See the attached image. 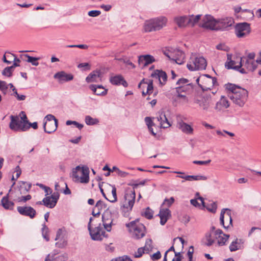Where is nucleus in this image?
<instances>
[{
    "instance_id": "4",
    "label": "nucleus",
    "mask_w": 261,
    "mask_h": 261,
    "mask_svg": "<svg viewBox=\"0 0 261 261\" xmlns=\"http://www.w3.org/2000/svg\"><path fill=\"white\" fill-rule=\"evenodd\" d=\"M89 170L87 167L76 166L72 171V177L75 182L87 184L89 181Z\"/></svg>"
},
{
    "instance_id": "59",
    "label": "nucleus",
    "mask_w": 261,
    "mask_h": 261,
    "mask_svg": "<svg viewBox=\"0 0 261 261\" xmlns=\"http://www.w3.org/2000/svg\"><path fill=\"white\" fill-rule=\"evenodd\" d=\"M216 48L218 50H223L225 51H228L229 48L226 46L225 44H219L216 46Z\"/></svg>"
},
{
    "instance_id": "55",
    "label": "nucleus",
    "mask_w": 261,
    "mask_h": 261,
    "mask_svg": "<svg viewBox=\"0 0 261 261\" xmlns=\"http://www.w3.org/2000/svg\"><path fill=\"white\" fill-rule=\"evenodd\" d=\"M31 196L30 195H28L27 196H21V197H16L15 198H14V201H16L18 202H26L28 200H29L31 199Z\"/></svg>"
},
{
    "instance_id": "53",
    "label": "nucleus",
    "mask_w": 261,
    "mask_h": 261,
    "mask_svg": "<svg viewBox=\"0 0 261 261\" xmlns=\"http://www.w3.org/2000/svg\"><path fill=\"white\" fill-rule=\"evenodd\" d=\"M107 205L106 204L101 200H98L95 206V209H97L98 211L100 212V211L106 208Z\"/></svg>"
},
{
    "instance_id": "30",
    "label": "nucleus",
    "mask_w": 261,
    "mask_h": 261,
    "mask_svg": "<svg viewBox=\"0 0 261 261\" xmlns=\"http://www.w3.org/2000/svg\"><path fill=\"white\" fill-rule=\"evenodd\" d=\"M151 77L158 79L161 84L164 85L167 81V76L165 72L156 70L152 73Z\"/></svg>"
},
{
    "instance_id": "48",
    "label": "nucleus",
    "mask_w": 261,
    "mask_h": 261,
    "mask_svg": "<svg viewBox=\"0 0 261 261\" xmlns=\"http://www.w3.org/2000/svg\"><path fill=\"white\" fill-rule=\"evenodd\" d=\"M180 105H187L190 99V96L180 93Z\"/></svg>"
},
{
    "instance_id": "44",
    "label": "nucleus",
    "mask_w": 261,
    "mask_h": 261,
    "mask_svg": "<svg viewBox=\"0 0 261 261\" xmlns=\"http://www.w3.org/2000/svg\"><path fill=\"white\" fill-rule=\"evenodd\" d=\"M25 56L28 58V62L31 63L34 66H38L39 65L38 60L40 59L39 58L31 57L28 55H25Z\"/></svg>"
},
{
    "instance_id": "15",
    "label": "nucleus",
    "mask_w": 261,
    "mask_h": 261,
    "mask_svg": "<svg viewBox=\"0 0 261 261\" xmlns=\"http://www.w3.org/2000/svg\"><path fill=\"white\" fill-rule=\"evenodd\" d=\"M10 128L14 130H21L24 131L26 130L25 126L23 124L22 121L20 120L18 116H11V122L9 125Z\"/></svg>"
},
{
    "instance_id": "37",
    "label": "nucleus",
    "mask_w": 261,
    "mask_h": 261,
    "mask_svg": "<svg viewBox=\"0 0 261 261\" xmlns=\"http://www.w3.org/2000/svg\"><path fill=\"white\" fill-rule=\"evenodd\" d=\"M31 184L30 183H28L25 181H20L19 182V194H24L26 192H28L31 188Z\"/></svg>"
},
{
    "instance_id": "39",
    "label": "nucleus",
    "mask_w": 261,
    "mask_h": 261,
    "mask_svg": "<svg viewBox=\"0 0 261 261\" xmlns=\"http://www.w3.org/2000/svg\"><path fill=\"white\" fill-rule=\"evenodd\" d=\"M49 198H51V203H48L46 202V205L50 206V208H52L55 206L56 203H57L58 200L59 198V194L58 192H55L53 194H52Z\"/></svg>"
},
{
    "instance_id": "54",
    "label": "nucleus",
    "mask_w": 261,
    "mask_h": 261,
    "mask_svg": "<svg viewBox=\"0 0 261 261\" xmlns=\"http://www.w3.org/2000/svg\"><path fill=\"white\" fill-rule=\"evenodd\" d=\"M174 199L173 197H171L169 199H165L161 206L168 208L174 202Z\"/></svg>"
},
{
    "instance_id": "50",
    "label": "nucleus",
    "mask_w": 261,
    "mask_h": 261,
    "mask_svg": "<svg viewBox=\"0 0 261 261\" xmlns=\"http://www.w3.org/2000/svg\"><path fill=\"white\" fill-rule=\"evenodd\" d=\"M146 253H148L152 250L153 248L152 245V240L151 239H147L145 242V245L144 247Z\"/></svg>"
},
{
    "instance_id": "33",
    "label": "nucleus",
    "mask_w": 261,
    "mask_h": 261,
    "mask_svg": "<svg viewBox=\"0 0 261 261\" xmlns=\"http://www.w3.org/2000/svg\"><path fill=\"white\" fill-rule=\"evenodd\" d=\"M257 63L256 61H255L246 59L245 63L242 62V66L244 67V68L245 70L247 69L248 71H253L257 68Z\"/></svg>"
},
{
    "instance_id": "6",
    "label": "nucleus",
    "mask_w": 261,
    "mask_h": 261,
    "mask_svg": "<svg viewBox=\"0 0 261 261\" xmlns=\"http://www.w3.org/2000/svg\"><path fill=\"white\" fill-rule=\"evenodd\" d=\"M194 102L205 112L211 111L212 109L213 102L211 97L204 94L196 95L194 97Z\"/></svg>"
},
{
    "instance_id": "26",
    "label": "nucleus",
    "mask_w": 261,
    "mask_h": 261,
    "mask_svg": "<svg viewBox=\"0 0 261 261\" xmlns=\"http://www.w3.org/2000/svg\"><path fill=\"white\" fill-rule=\"evenodd\" d=\"M159 115L157 117L159 125L161 128H167L171 126V124L168 120L165 113L163 112H160L159 113Z\"/></svg>"
},
{
    "instance_id": "7",
    "label": "nucleus",
    "mask_w": 261,
    "mask_h": 261,
    "mask_svg": "<svg viewBox=\"0 0 261 261\" xmlns=\"http://www.w3.org/2000/svg\"><path fill=\"white\" fill-rule=\"evenodd\" d=\"M243 58L234 57L232 59L231 54L227 55V61L225 64V66L227 69H233L239 71L242 73H246L247 71L244 68H242Z\"/></svg>"
},
{
    "instance_id": "41",
    "label": "nucleus",
    "mask_w": 261,
    "mask_h": 261,
    "mask_svg": "<svg viewBox=\"0 0 261 261\" xmlns=\"http://www.w3.org/2000/svg\"><path fill=\"white\" fill-rule=\"evenodd\" d=\"M201 15H197L196 16L191 15L189 16L190 19H187L188 22H190V26L194 27L200 20Z\"/></svg>"
},
{
    "instance_id": "36",
    "label": "nucleus",
    "mask_w": 261,
    "mask_h": 261,
    "mask_svg": "<svg viewBox=\"0 0 261 261\" xmlns=\"http://www.w3.org/2000/svg\"><path fill=\"white\" fill-rule=\"evenodd\" d=\"M217 236V242L216 244L218 246H222L224 245L229 238V235L224 234L223 232L222 234H219Z\"/></svg>"
},
{
    "instance_id": "24",
    "label": "nucleus",
    "mask_w": 261,
    "mask_h": 261,
    "mask_svg": "<svg viewBox=\"0 0 261 261\" xmlns=\"http://www.w3.org/2000/svg\"><path fill=\"white\" fill-rule=\"evenodd\" d=\"M110 82L112 85H118L121 84L124 87L128 86V84L121 75H116L111 76Z\"/></svg>"
},
{
    "instance_id": "35",
    "label": "nucleus",
    "mask_w": 261,
    "mask_h": 261,
    "mask_svg": "<svg viewBox=\"0 0 261 261\" xmlns=\"http://www.w3.org/2000/svg\"><path fill=\"white\" fill-rule=\"evenodd\" d=\"M193 91V85L189 83L184 85H180V93L186 95L190 96Z\"/></svg>"
},
{
    "instance_id": "61",
    "label": "nucleus",
    "mask_w": 261,
    "mask_h": 261,
    "mask_svg": "<svg viewBox=\"0 0 261 261\" xmlns=\"http://www.w3.org/2000/svg\"><path fill=\"white\" fill-rule=\"evenodd\" d=\"M20 118H21V120L22 121V123H24L23 124L25 125V124H28L29 123V121L28 120V119H27V117L25 114V113L23 111L21 112L20 114Z\"/></svg>"
},
{
    "instance_id": "16",
    "label": "nucleus",
    "mask_w": 261,
    "mask_h": 261,
    "mask_svg": "<svg viewBox=\"0 0 261 261\" xmlns=\"http://www.w3.org/2000/svg\"><path fill=\"white\" fill-rule=\"evenodd\" d=\"M17 210L20 215L28 216L31 219L34 218L36 215L35 210L31 206H18Z\"/></svg>"
},
{
    "instance_id": "1",
    "label": "nucleus",
    "mask_w": 261,
    "mask_h": 261,
    "mask_svg": "<svg viewBox=\"0 0 261 261\" xmlns=\"http://www.w3.org/2000/svg\"><path fill=\"white\" fill-rule=\"evenodd\" d=\"M226 88L228 91V96L236 105L243 107L248 97V91L241 87L232 84L226 85Z\"/></svg>"
},
{
    "instance_id": "18",
    "label": "nucleus",
    "mask_w": 261,
    "mask_h": 261,
    "mask_svg": "<svg viewBox=\"0 0 261 261\" xmlns=\"http://www.w3.org/2000/svg\"><path fill=\"white\" fill-rule=\"evenodd\" d=\"M218 233H206L204 237L202 239V243L206 246H211L216 243V239Z\"/></svg>"
},
{
    "instance_id": "10",
    "label": "nucleus",
    "mask_w": 261,
    "mask_h": 261,
    "mask_svg": "<svg viewBox=\"0 0 261 261\" xmlns=\"http://www.w3.org/2000/svg\"><path fill=\"white\" fill-rule=\"evenodd\" d=\"M220 224L224 228H228L232 226V220L231 217V212L228 208L222 210L220 217Z\"/></svg>"
},
{
    "instance_id": "60",
    "label": "nucleus",
    "mask_w": 261,
    "mask_h": 261,
    "mask_svg": "<svg viewBox=\"0 0 261 261\" xmlns=\"http://www.w3.org/2000/svg\"><path fill=\"white\" fill-rule=\"evenodd\" d=\"M176 91L177 92V94L176 95L175 98L173 99V104L175 105V106H177L178 105V100L179 99V87H176Z\"/></svg>"
},
{
    "instance_id": "25",
    "label": "nucleus",
    "mask_w": 261,
    "mask_h": 261,
    "mask_svg": "<svg viewBox=\"0 0 261 261\" xmlns=\"http://www.w3.org/2000/svg\"><path fill=\"white\" fill-rule=\"evenodd\" d=\"M89 88L94 94L97 95H105L108 91V90L105 89L102 85H91L89 86Z\"/></svg>"
},
{
    "instance_id": "29",
    "label": "nucleus",
    "mask_w": 261,
    "mask_h": 261,
    "mask_svg": "<svg viewBox=\"0 0 261 261\" xmlns=\"http://www.w3.org/2000/svg\"><path fill=\"white\" fill-rule=\"evenodd\" d=\"M154 61V58L150 55H141L139 56L138 60L139 63L142 64L143 66H146Z\"/></svg>"
},
{
    "instance_id": "22",
    "label": "nucleus",
    "mask_w": 261,
    "mask_h": 261,
    "mask_svg": "<svg viewBox=\"0 0 261 261\" xmlns=\"http://www.w3.org/2000/svg\"><path fill=\"white\" fill-rule=\"evenodd\" d=\"M244 240L243 239L236 238L229 246L230 251L233 252L243 249L244 248Z\"/></svg>"
},
{
    "instance_id": "43",
    "label": "nucleus",
    "mask_w": 261,
    "mask_h": 261,
    "mask_svg": "<svg viewBox=\"0 0 261 261\" xmlns=\"http://www.w3.org/2000/svg\"><path fill=\"white\" fill-rule=\"evenodd\" d=\"M205 208H206L208 211L215 213L216 212L217 205L216 202H212L209 204H205Z\"/></svg>"
},
{
    "instance_id": "42",
    "label": "nucleus",
    "mask_w": 261,
    "mask_h": 261,
    "mask_svg": "<svg viewBox=\"0 0 261 261\" xmlns=\"http://www.w3.org/2000/svg\"><path fill=\"white\" fill-rule=\"evenodd\" d=\"M153 211L149 207L146 208L142 212V215L146 218L150 219L153 217Z\"/></svg>"
},
{
    "instance_id": "52",
    "label": "nucleus",
    "mask_w": 261,
    "mask_h": 261,
    "mask_svg": "<svg viewBox=\"0 0 261 261\" xmlns=\"http://www.w3.org/2000/svg\"><path fill=\"white\" fill-rule=\"evenodd\" d=\"M65 229H63V228H60L57 231L55 240L57 241L59 239L64 238H65Z\"/></svg>"
},
{
    "instance_id": "11",
    "label": "nucleus",
    "mask_w": 261,
    "mask_h": 261,
    "mask_svg": "<svg viewBox=\"0 0 261 261\" xmlns=\"http://www.w3.org/2000/svg\"><path fill=\"white\" fill-rule=\"evenodd\" d=\"M113 215L111 212L109 211H106L102 216V220L103 226L105 229L107 231H110L112 229V225L116 224V221L113 218Z\"/></svg>"
},
{
    "instance_id": "51",
    "label": "nucleus",
    "mask_w": 261,
    "mask_h": 261,
    "mask_svg": "<svg viewBox=\"0 0 261 261\" xmlns=\"http://www.w3.org/2000/svg\"><path fill=\"white\" fill-rule=\"evenodd\" d=\"M67 245V241L65 238L57 240L56 246L59 248H64Z\"/></svg>"
},
{
    "instance_id": "64",
    "label": "nucleus",
    "mask_w": 261,
    "mask_h": 261,
    "mask_svg": "<svg viewBox=\"0 0 261 261\" xmlns=\"http://www.w3.org/2000/svg\"><path fill=\"white\" fill-rule=\"evenodd\" d=\"M116 261H132V260L127 256L124 255L115 258Z\"/></svg>"
},
{
    "instance_id": "46",
    "label": "nucleus",
    "mask_w": 261,
    "mask_h": 261,
    "mask_svg": "<svg viewBox=\"0 0 261 261\" xmlns=\"http://www.w3.org/2000/svg\"><path fill=\"white\" fill-rule=\"evenodd\" d=\"M42 234L43 238L47 241H49V237L48 236V228L45 224L42 225Z\"/></svg>"
},
{
    "instance_id": "31",
    "label": "nucleus",
    "mask_w": 261,
    "mask_h": 261,
    "mask_svg": "<svg viewBox=\"0 0 261 261\" xmlns=\"http://www.w3.org/2000/svg\"><path fill=\"white\" fill-rule=\"evenodd\" d=\"M68 258L67 254H48L45 258V261H66Z\"/></svg>"
},
{
    "instance_id": "56",
    "label": "nucleus",
    "mask_w": 261,
    "mask_h": 261,
    "mask_svg": "<svg viewBox=\"0 0 261 261\" xmlns=\"http://www.w3.org/2000/svg\"><path fill=\"white\" fill-rule=\"evenodd\" d=\"M187 19H190L189 16L180 17V27L188 25L190 26V22H188Z\"/></svg>"
},
{
    "instance_id": "14",
    "label": "nucleus",
    "mask_w": 261,
    "mask_h": 261,
    "mask_svg": "<svg viewBox=\"0 0 261 261\" xmlns=\"http://www.w3.org/2000/svg\"><path fill=\"white\" fill-rule=\"evenodd\" d=\"M217 22L218 20L212 16L206 15L203 18L202 22L200 24V27L212 30H217Z\"/></svg>"
},
{
    "instance_id": "5",
    "label": "nucleus",
    "mask_w": 261,
    "mask_h": 261,
    "mask_svg": "<svg viewBox=\"0 0 261 261\" xmlns=\"http://www.w3.org/2000/svg\"><path fill=\"white\" fill-rule=\"evenodd\" d=\"M207 63L206 60L201 56L192 54L187 67L191 71L203 70L206 68Z\"/></svg>"
},
{
    "instance_id": "34",
    "label": "nucleus",
    "mask_w": 261,
    "mask_h": 261,
    "mask_svg": "<svg viewBox=\"0 0 261 261\" xmlns=\"http://www.w3.org/2000/svg\"><path fill=\"white\" fill-rule=\"evenodd\" d=\"M174 51L170 50H167L164 52V54L166 56H167L170 60H172L175 62L177 64H179L178 62V55L176 54V53H178L179 50H173Z\"/></svg>"
},
{
    "instance_id": "2",
    "label": "nucleus",
    "mask_w": 261,
    "mask_h": 261,
    "mask_svg": "<svg viewBox=\"0 0 261 261\" xmlns=\"http://www.w3.org/2000/svg\"><path fill=\"white\" fill-rule=\"evenodd\" d=\"M125 225L133 239L139 240L145 236L146 228L143 224L139 223L138 219L126 223Z\"/></svg>"
},
{
    "instance_id": "3",
    "label": "nucleus",
    "mask_w": 261,
    "mask_h": 261,
    "mask_svg": "<svg viewBox=\"0 0 261 261\" xmlns=\"http://www.w3.org/2000/svg\"><path fill=\"white\" fill-rule=\"evenodd\" d=\"M167 19L164 16H160L145 21L144 30L146 32L157 31L166 25Z\"/></svg>"
},
{
    "instance_id": "32",
    "label": "nucleus",
    "mask_w": 261,
    "mask_h": 261,
    "mask_svg": "<svg viewBox=\"0 0 261 261\" xmlns=\"http://www.w3.org/2000/svg\"><path fill=\"white\" fill-rule=\"evenodd\" d=\"M101 73L100 70H95L90 73L86 78L87 83L97 82L101 77Z\"/></svg>"
},
{
    "instance_id": "62",
    "label": "nucleus",
    "mask_w": 261,
    "mask_h": 261,
    "mask_svg": "<svg viewBox=\"0 0 261 261\" xmlns=\"http://www.w3.org/2000/svg\"><path fill=\"white\" fill-rule=\"evenodd\" d=\"M101 14L99 10H92L88 12V15L91 17H97Z\"/></svg>"
},
{
    "instance_id": "17",
    "label": "nucleus",
    "mask_w": 261,
    "mask_h": 261,
    "mask_svg": "<svg viewBox=\"0 0 261 261\" xmlns=\"http://www.w3.org/2000/svg\"><path fill=\"white\" fill-rule=\"evenodd\" d=\"M54 77L57 79L60 83H62L72 80L73 75L71 74L67 73L64 71H62L55 74Z\"/></svg>"
},
{
    "instance_id": "13",
    "label": "nucleus",
    "mask_w": 261,
    "mask_h": 261,
    "mask_svg": "<svg viewBox=\"0 0 261 261\" xmlns=\"http://www.w3.org/2000/svg\"><path fill=\"white\" fill-rule=\"evenodd\" d=\"M91 239L95 241H100L105 237H106L105 228L102 227L101 224L95 227L94 228L89 230Z\"/></svg>"
},
{
    "instance_id": "9",
    "label": "nucleus",
    "mask_w": 261,
    "mask_h": 261,
    "mask_svg": "<svg viewBox=\"0 0 261 261\" xmlns=\"http://www.w3.org/2000/svg\"><path fill=\"white\" fill-rule=\"evenodd\" d=\"M136 198L134 190H128L124 195V201L121 207L123 211H130L134 206Z\"/></svg>"
},
{
    "instance_id": "28",
    "label": "nucleus",
    "mask_w": 261,
    "mask_h": 261,
    "mask_svg": "<svg viewBox=\"0 0 261 261\" xmlns=\"http://www.w3.org/2000/svg\"><path fill=\"white\" fill-rule=\"evenodd\" d=\"M58 121H50L45 122L43 125L44 132L48 134L54 132L57 128Z\"/></svg>"
},
{
    "instance_id": "57",
    "label": "nucleus",
    "mask_w": 261,
    "mask_h": 261,
    "mask_svg": "<svg viewBox=\"0 0 261 261\" xmlns=\"http://www.w3.org/2000/svg\"><path fill=\"white\" fill-rule=\"evenodd\" d=\"M146 252L144 248L140 247L138 249L137 251L135 252L134 256L136 258H139L142 256V255Z\"/></svg>"
},
{
    "instance_id": "47",
    "label": "nucleus",
    "mask_w": 261,
    "mask_h": 261,
    "mask_svg": "<svg viewBox=\"0 0 261 261\" xmlns=\"http://www.w3.org/2000/svg\"><path fill=\"white\" fill-rule=\"evenodd\" d=\"M109 186H111L112 187V197L110 199H108L109 201L111 202H115L117 201V194H116V188L115 187V186H111L109 185Z\"/></svg>"
},
{
    "instance_id": "40",
    "label": "nucleus",
    "mask_w": 261,
    "mask_h": 261,
    "mask_svg": "<svg viewBox=\"0 0 261 261\" xmlns=\"http://www.w3.org/2000/svg\"><path fill=\"white\" fill-rule=\"evenodd\" d=\"M85 121L86 124L88 125H93L97 124L99 122L98 119L92 118L89 115L86 116Z\"/></svg>"
},
{
    "instance_id": "63",
    "label": "nucleus",
    "mask_w": 261,
    "mask_h": 261,
    "mask_svg": "<svg viewBox=\"0 0 261 261\" xmlns=\"http://www.w3.org/2000/svg\"><path fill=\"white\" fill-rule=\"evenodd\" d=\"M8 89V86L6 82L0 80V90L5 92Z\"/></svg>"
},
{
    "instance_id": "27",
    "label": "nucleus",
    "mask_w": 261,
    "mask_h": 261,
    "mask_svg": "<svg viewBox=\"0 0 261 261\" xmlns=\"http://www.w3.org/2000/svg\"><path fill=\"white\" fill-rule=\"evenodd\" d=\"M12 190L10 189L9 193L6 196L3 197L1 200V203L3 207L6 210H12L14 206V203L9 200V193L11 192Z\"/></svg>"
},
{
    "instance_id": "49",
    "label": "nucleus",
    "mask_w": 261,
    "mask_h": 261,
    "mask_svg": "<svg viewBox=\"0 0 261 261\" xmlns=\"http://www.w3.org/2000/svg\"><path fill=\"white\" fill-rule=\"evenodd\" d=\"M13 71V67H7L3 70L2 74L7 77H11L12 75Z\"/></svg>"
},
{
    "instance_id": "19",
    "label": "nucleus",
    "mask_w": 261,
    "mask_h": 261,
    "mask_svg": "<svg viewBox=\"0 0 261 261\" xmlns=\"http://www.w3.org/2000/svg\"><path fill=\"white\" fill-rule=\"evenodd\" d=\"M138 88L140 89H144L146 88V93L150 95L153 92V81L152 80H146L143 79L138 85Z\"/></svg>"
},
{
    "instance_id": "20",
    "label": "nucleus",
    "mask_w": 261,
    "mask_h": 261,
    "mask_svg": "<svg viewBox=\"0 0 261 261\" xmlns=\"http://www.w3.org/2000/svg\"><path fill=\"white\" fill-rule=\"evenodd\" d=\"M158 215L160 218L161 224L164 225L170 216V212L168 208L161 206Z\"/></svg>"
},
{
    "instance_id": "23",
    "label": "nucleus",
    "mask_w": 261,
    "mask_h": 261,
    "mask_svg": "<svg viewBox=\"0 0 261 261\" xmlns=\"http://www.w3.org/2000/svg\"><path fill=\"white\" fill-rule=\"evenodd\" d=\"M229 107V102L224 96L221 97L220 99L216 103L215 109L217 111H220L227 109Z\"/></svg>"
},
{
    "instance_id": "38",
    "label": "nucleus",
    "mask_w": 261,
    "mask_h": 261,
    "mask_svg": "<svg viewBox=\"0 0 261 261\" xmlns=\"http://www.w3.org/2000/svg\"><path fill=\"white\" fill-rule=\"evenodd\" d=\"M180 129L183 133L188 135H191L193 133V129L192 127L190 125L182 122H180Z\"/></svg>"
},
{
    "instance_id": "45",
    "label": "nucleus",
    "mask_w": 261,
    "mask_h": 261,
    "mask_svg": "<svg viewBox=\"0 0 261 261\" xmlns=\"http://www.w3.org/2000/svg\"><path fill=\"white\" fill-rule=\"evenodd\" d=\"M198 200L196 199H191L190 203L192 205L196 207L199 208L201 210L205 208V203L204 202V206H203L201 202H200V203H199V202H198Z\"/></svg>"
},
{
    "instance_id": "21",
    "label": "nucleus",
    "mask_w": 261,
    "mask_h": 261,
    "mask_svg": "<svg viewBox=\"0 0 261 261\" xmlns=\"http://www.w3.org/2000/svg\"><path fill=\"white\" fill-rule=\"evenodd\" d=\"M217 30H224L232 25L233 20L231 17H226L218 20Z\"/></svg>"
},
{
    "instance_id": "58",
    "label": "nucleus",
    "mask_w": 261,
    "mask_h": 261,
    "mask_svg": "<svg viewBox=\"0 0 261 261\" xmlns=\"http://www.w3.org/2000/svg\"><path fill=\"white\" fill-rule=\"evenodd\" d=\"M207 177L204 175H192V180H206Z\"/></svg>"
},
{
    "instance_id": "8",
    "label": "nucleus",
    "mask_w": 261,
    "mask_h": 261,
    "mask_svg": "<svg viewBox=\"0 0 261 261\" xmlns=\"http://www.w3.org/2000/svg\"><path fill=\"white\" fill-rule=\"evenodd\" d=\"M199 87L203 90H210L217 83L216 79L208 74L200 75L196 80Z\"/></svg>"
},
{
    "instance_id": "12",
    "label": "nucleus",
    "mask_w": 261,
    "mask_h": 261,
    "mask_svg": "<svg viewBox=\"0 0 261 261\" xmlns=\"http://www.w3.org/2000/svg\"><path fill=\"white\" fill-rule=\"evenodd\" d=\"M250 24L247 22L238 23L236 25L235 33L239 38L245 37L250 33Z\"/></svg>"
}]
</instances>
